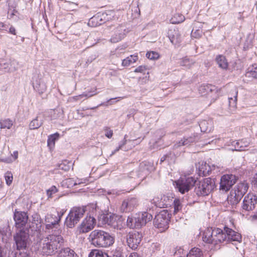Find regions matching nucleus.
Instances as JSON below:
<instances>
[{
  "label": "nucleus",
  "mask_w": 257,
  "mask_h": 257,
  "mask_svg": "<svg viewBox=\"0 0 257 257\" xmlns=\"http://www.w3.org/2000/svg\"><path fill=\"white\" fill-rule=\"evenodd\" d=\"M88 257H109L108 254L101 250H92L89 254Z\"/></svg>",
  "instance_id": "39"
},
{
  "label": "nucleus",
  "mask_w": 257,
  "mask_h": 257,
  "mask_svg": "<svg viewBox=\"0 0 257 257\" xmlns=\"http://www.w3.org/2000/svg\"><path fill=\"white\" fill-rule=\"evenodd\" d=\"M46 228L48 230L52 229L54 233H56L58 230H61L59 228V223L60 221V217H57L56 214H48L45 216Z\"/></svg>",
  "instance_id": "10"
},
{
  "label": "nucleus",
  "mask_w": 257,
  "mask_h": 257,
  "mask_svg": "<svg viewBox=\"0 0 257 257\" xmlns=\"http://www.w3.org/2000/svg\"><path fill=\"white\" fill-rule=\"evenodd\" d=\"M118 217L113 214H103L99 217V220L102 222V224H108L115 228L118 227L117 220Z\"/></svg>",
  "instance_id": "16"
},
{
  "label": "nucleus",
  "mask_w": 257,
  "mask_h": 257,
  "mask_svg": "<svg viewBox=\"0 0 257 257\" xmlns=\"http://www.w3.org/2000/svg\"><path fill=\"white\" fill-rule=\"evenodd\" d=\"M173 203H174V213H177V212H178L179 211H180L181 210L182 206L180 200L179 199H175L173 201Z\"/></svg>",
  "instance_id": "44"
},
{
  "label": "nucleus",
  "mask_w": 257,
  "mask_h": 257,
  "mask_svg": "<svg viewBox=\"0 0 257 257\" xmlns=\"http://www.w3.org/2000/svg\"><path fill=\"white\" fill-rule=\"evenodd\" d=\"M202 252L199 248L194 247L190 250L187 257H202Z\"/></svg>",
  "instance_id": "38"
},
{
  "label": "nucleus",
  "mask_w": 257,
  "mask_h": 257,
  "mask_svg": "<svg viewBox=\"0 0 257 257\" xmlns=\"http://www.w3.org/2000/svg\"><path fill=\"white\" fill-rule=\"evenodd\" d=\"M9 32L13 35H16V30L14 27L11 26L9 29Z\"/></svg>",
  "instance_id": "59"
},
{
  "label": "nucleus",
  "mask_w": 257,
  "mask_h": 257,
  "mask_svg": "<svg viewBox=\"0 0 257 257\" xmlns=\"http://www.w3.org/2000/svg\"><path fill=\"white\" fill-rule=\"evenodd\" d=\"M95 224V219L94 217L86 216L78 227V231L80 233L88 232L94 228Z\"/></svg>",
  "instance_id": "12"
},
{
  "label": "nucleus",
  "mask_w": 257,
  "mask_h": 257,
  "mask_svg": "<svg viewBox=\"0 0 257 257\" xmlns=\"http://www.w3.org/2000/svg\"><path fill=\"white\" fill-rule=\"evenodd\" d=\"M29 234L26 230H20L14 236V239L18 249H25L28 243Z\"/></svg>",
  "instance_id": "11"
},
{
  "label": "nucleus",
  "mask_w": 257,
  "mask_h": 257,
  "mask_svg": "<svg viewBox=\"0 0 257 257\" xmlns=\"http://www.w3.org/2000/svg\"><path fill=\"white\" fill-rule=\"evenodd\" d=\"M138 59V57L137 55H132L130 56L126 57L125 59H124L122 61L121 65L124 67H127L135 63Z\"/></svg>",
  "instance_id": "35"
},
{
  "label": "nucleus",
  "mask_w": 257,
  "mask_h": 257,
  "mask_svg": "<svg viewBox=\"0 0 257 257\" xmlns=\"http://www.w3.org/2000/svg\"><path fill=\"white\" fill-rule=\"evenodd\" d=\"M214 229L212 228H206L203 234V240L208 243L214 242Z\"/></svg>",
  "instance_id": "23"
},
{
  "label": "nucleus",
  "mask_w": 257,
  "mask_h": 257,
  "mask_svg": "<svg viewBox=\"0 0 257 257\" xmlns=\"http://www.w3.org/2000/svg\"><path fill=\"white\" fill-rule=\"evenodd\" d=\"M28 216L25 212L15 211L14 213V220L16 226L21 228L25 226L28 221Z\"/></svg>",
  "instance_id": "18"
},
{
  "label": "nucleus",
  "mask_w": 257,
  "mask_h": 257,
  "mask_svg": "<svg viewBox=\"0 0 257 257\" xmlns=\"http://www.w3.org/2000/svg\"><path fill=\"white\" fill-rule=\"evenodd\" d=\"M185 17L182 14L177 13L174 15L170 20L172 24H179L184 21Z\"/></svg>",
  "instance_id": "37"
},
{
  "label": "nucleus",
  "mask_w": 257,
  "mask_h": 257,
  "mask_svg": "<svg viewBox=\"0 0 257 257\" xmlns=\"http://www.w3.org/2000/svg\"><path fill=\"white\" fill-rule=\"evenodd\" d=\"M64 213V211L63 210L61 211L60 212H57L56 215L57 217H60V219Z\"/></svg>",
  "instance_id": "61"
},
{
  "label": "nucleus",
  "mask_w": 257,
  "mask_h": 257,
  "mask_svg": "<svg viewBox=\"0 0 257 257\" xmlns=\"http://www.w3.org/2000/svg\"><path fill=\"white\" fill-rule=\"evenodd\" d=\"M128 257H141V256L139 255V254L138 253H137L136 252H133L131 253L128 255Z\"/></svg>",
  "instance_id": "58"
},
{
  "label": "nucleus",
  "mask_w": 257,
  "mask_h": 257,
  "mask_svg": "<svg viewBox=\"0 0 257 257\" xmlns=\"http://www.w3.org/2000/svg\"><path fill=\"white\" fill-rule=\"evenodd\" d=\"M248 188V184L246 182L237 184L227 197L228 203L232 205L237 204L246 192Z\"/></svg>",
  "instance_id": "4"
},
{
  "label": "nucleus",
  "mask_w": 257,
  "mask_h": 257,
  "mask_svg": "<svg viewBox=\"0 0 257 257\" xmlns=\"http://www.w3.org/2000/svg\"><path fill=\"white\" fill-rule=\"evenodd\" d=\"M57 257H78L75 251L67 247L62 249L58 254Z\"/></svg>",
  "instance_id": "27"
},
{
  "label": "nucleus",
  "mask_w": 257,
  "mask_h": 257,
  "mask_svg": "<svg viewBox=\"0 0 257 257\" xmlns=\"http://www.w3.org/2000/svg\"><path fill=\"white\" fill-rule=\"evenodd\" d=\"M51 114V117L52 119H55L59 117H60L61 115V111L59 110L55 109V110H52L50 112Z\"/></svg>",
  "instance_id": "48"
},
{
  "label": "nucleus",
  "mask_w": 257,
  "mask_h": 257,
  "mask_svg": "<svg viewBox=\"0 0 257 257\" xmlns=\"http://www.w3.org/2000/svg\"><path fill=\"white\" fill-rule=\"evenodd\" d=\"M236 179L234 175H224L222 176L220 182V189L223 191H227L236 182Z\"/></svg>",
  "instance_id": "13"
},
{
  "label": "nucleus",
  "mask_w": 257,
  "mask_h": 257,
  "mask_svg": "<svg viewBox=\"0 0 257 257\" xmlns=\"http://www.w3.org/2000/svg\"><path fill=\"white\" fill-rule=\"evenodd\" d=\"M9 66V62H5V61L3 60H0V69H4L6 71L8 72Z\"/></svg>",
  "instance_id": "50"
},
{
  "label": "nucleus",
  "mask_w": 257,
  "mask_h": 257,
  "mask_svg": "<svg viewBox=\"0 0 257 257\" xmlns=\"http://www.w3.org/2000/svg\"><path fill=\"white\" fill-rule=\"evenodd\" d=\"M104 130L105 132V136L109 139L111 138L113 135L112 131L108 127H106Z\"/></svg>",
  "instance_id": "52"
},
{
  "label": "nucleus",
  "mask_w": 257,
  "mask_h": 257,
  "mask_svg": "<svg viewBox=\"0 0 257 257\" xmlns=\"http://www.w3.org/2000/svg\"><path fill=\"white\" fill-rule=\"evenodd\" d=\"M195 182V180L192 177H181L174 182V185L181 193L184 194L191 189Z\"/></svg>",
  "instance_id": "8"
},
{
  "label": "nucleus",
  "mask_w": 257,
  "mask_h": 257,
  "mask_svg": "<svg viewBox=\"0 0 257 257\" xmlns=\"http://www.w3.org/2000/svg\"><path fill=\"white\" fill-rule=\"evenodd\" d=\"M199 126L202 132H210L212 128V122L211 120H203L200 121Z\"/></svg>",
  "instance_id": "31"
},
{
  "label": "nucleus",
  "mask_w": 257,
  "mask_h": 257,
  "mask_svg": "<svg viewBox=\"0 0 257 257\" xmlns=\"http://www.w3.org/2000/svg\"><path fill=\"white\" fill-rule=\"evenodd\" d=\"M198 168L200 174L203 176H207L210 174L212 170L215 169V166L214 165L210 166L206 162H201L199 163Z\"/></svg>",
  "instance_id": "21"
},
{
  "label": "nucleus",
  "mask_w": 257,
  "mask_h": 257,
  "mask_svg": "<svg viewBox=\"0 0 257 257\" xmlns=\"http://www.w3.org/2000/svg\"><path fill=\"white\" fill-rule=\"evenodd\" d=\"M187 143L186 142H183V139L180 140V141L177 142L174 146V147L176 149L183 146H186Z\"/></svg>",
  "instance_id": "55"
},
{
  "label": "nucleus",
  "mask_w": 257,
  "mask_h": 257,
  "mask_svg": "<svg viewBox=\"0 0 257 257\" xmlns=\"http://www.w3.org/2000/svg\"><path fill=\"white\" fill-rule=\"evenodd\" d=\"M43 120L40 115H38L29 124L30 130H35L39 128L43 124Z\"/></svg>",
  "instance_id": "28"
},
{
  "label": "nucleus",
  "mask_w": 257,
  "mask_h": 257,
  "mask_svg": "<svg viewBox=\"0 0 257 257\" xmlns=\"http://www.w3.org/2000/svg\"><path fill=\"white\" fill-rule=\"evenodd\" d=\"M141 226L145 225L148 222L150 221L152 218V215L146 212H142L137 214Z\"/></svg>",
  "instance_id": "25"
},
{
  "label": "nucleus",
  "mask_w": 257,
  "mask_h": 257,
  "mask_svg": "<svg viewBox=\"0 0 257 257\" xmlns=\"http://www.w3.org/2000/svg\"><path fill=\"white\" fill-rule=\"evenodd\" d=\"M215 187V183L213 179L210 178H205L199 182L198 187L196 188V193L198 195H208L213 191Z\"/></svg>",
  "instance_id": "6"
},
{
  "label": "nucleus",
  "mask_w": 257,
  "mask_h": 257,
  "mask_svg": "<svg viewBox=\"0 0 257 257\" xmlns=\"http://www.w3.org/2000/svg\"><path fill=\"white\" fill-rule=\"evenodd\" d=\"M137 214L135 216L128 217L127 219V225L131 228H140L141 227Z\"/></svg>",
  "instance_id": "26"
},
{
  "label": "nucleus",
  "mask_w": 257,
  "mask_h": 257,
  "mask_svg": "<svg viewBox=\"0 0 257 257\" xmlns=\"http://www.w3.org/2000/svg\"><path fill=\"white\" fill-rule=\"evenodd\" d=\"M216 61L220 68L223 69H226L228 68V64L224 56H217L216 58Z\"/></svg>",
  "instance_id": "34"
},
{
  "label": "nucleus",
  "mask_w": 257,
  "mask_h": 257,
  "mask_svg": "<svg viewBox=\"0 0 257 257\" xmlns=\"http://www.w3.org/2000/svg\"><path fill=\"white\" fill-rule=\"evenodd\" d=\"M85 210L84 208L74 207L72 208L69 214L68 215L66 220L65 225L69 228H73L82 217Z\"/></svg>",
  "instance_id": "5"
},
{
  "label": "nucleus",
  "mask_w": 257,
  "mask_h": 257,
  "mask_svg": "<svg viewBox=\"0 0 257 257\" xmlns=\"http://www.w3.org/2000/svg\"><path fill=\"white\" fill-rule=\"evenodd\" d=\"M142 238V234L136 231L130 232L127 238V243L130 247L133 249L137 248Z\"/></svg>",
  "instance_id": "15"
},
{
  "label": "nucleus",
  "mask_w": 257,
  "mask_h": 257,
  "mask_svg": "<svg viewBox=\"0 0 257 257\" xmlns=\"http://www.w3.org/2000/svg\"><path fill=\"white\" fill-rule=\"evenodd\" d=\"M5 178L6 184L9 186L10 185L13 180V174L11 172L8 171L5 174Z\"/></svg>",
  "instance_id": "45"
},
{
  "label": "nucleus",
  "mask_w": 257,
  "mask_h": 257,
  "mask_svg": "<svg viewBox=\"0 0 257 257\" xmlns=\"http://www.w3.org/2000/svg\"><path fill=\"white\" fill-rule=\"evenodd\" d=\"M125 29L122 26L116 28L114 34L111 37L110 41L112 43H117L121 40L125 35Z\"/></svg>",
  "instance_id": "22"
},
{
  "label": "nucleus",
  "mask_w": 257,
  "mask_h": 257,
  "mask_svg": "<svg viewBox=\"0 0 257 257\" xmlns=\"http://www.w3.org/2000/svg\"><path fill=\"white\" fill-rule=\"evenodd\" d=\"M33 86L34 89L40 94L43 93L47 89L46 83L38 76L33 77Z\"/></svg>",
  "instance_id": "19"
},
{
  "label": "nucleus",
  "mask_w": 257,
  "mask_h": 257,
  "mask_svg": "<svg viewBox=\"0 0 257 257\" xmlns=\"http://www.w3.org/2000/svg\"><path fill=\"white\" fill-rule=\"evenodd\" d=\"M42 221L40 216L38 213H34L31 216L30 221V228L32 231L37 233V235L40 233L42 228Z\"/></svg>",
  "instance_id": "17"
},
{
  "label": "nucleus",
  "mask_w": 257,
  "mask_h": 257,
  "mask_svg": "<svg viewBox=\"0 0 257 257\" xmlns=\"http://www.w3.org/2000/svg\"><path fill=\"white\" fill-rule=\"evenodd\" d=\"M183 140V142H186V143H187L186 146H187L189 145L191 143H193L195 141V138L192 137L187 138H184Z\"/></svg>",
  "instance_id": "53"
},
{
  "label": "nucleus",
  "mask_w": 257,
  "mask_h": 257,
  "mask_svg": "<svg viewBox=\"0 0 257 257\" xmlns=\"http://www.w3.org/2000/svg\"><path fill=\"white\" fill-rule=\"evenodd\" d=\"M69 166L67 165L65 162H63L58 165V169L59 170H64L65 171H68L69 170Z\"/></svg>",
  "instance_id": "51"
},
{
  "label": "nucleus",
  "mask_w": 257,
  "mask_h": 257,
  "mask_svg": "<svg viewBox=\"0 0 257 257\" xmlns=\"http://www.w3.org/2000/svg\"><path fill=\"white\" fill-rule=\"evenodd\" d=\"M125 143H126V140H124V141H123L122 143L121 144L119 145V146H118V148H117L116 149V150H115V151L112 153V154H111V155H113V154H114L116 152L118 151L120 149H121V148H122V146H124V145L125 144Z\"/></svg>",
  "instance_id": "57"
},
{
  "label": "nucleus",
  "mask_w": 257,
  "mask_h": 257,
  "mask_svg": "<svg viewBox=\"0 0 257 257\" xmlns=\"http://www.w3.org/2000/svg\"><path fill=\"white\" fill-rule=\"evenodd\" d=\"M63 242V238L61 235V231L58 230L56 233H53L41 241V250L44 255H49L55 253Z\"/></svg>",
  "instance_id": "1"
},
{
  "label": "nucleus",
  "mask_w": 257,
  "mask_h": 257,
  "mask_svg": "<svg viewBox=\"0 0 257 257\" xmlns=\"http://www.w3.org/2000/svg\"><path fill=\"white\" fill-rule=\"evenodd\" d=\"M91 243L96 247H107L114 243V238L108 232L99 229L92 231L89 236Z\"/></svg>",
  "instance_id": "2"
},
{
  "label": "nucleus",
  "mask_w": 257,
  "mask_h": 257,
  "mask_svg": "<svg viewBox=\"0 0 257 257\" xmlns=\"http://www.w3.org/2000/svg\"><path fill=\"white\" fill-rule=\"evenodd\" d=\"M12 157L14 158V160H16L18 157V151H15L13 154L12 155Z\"/></svg>",
  "instance_id": "60"
},
{
  "label": "nucleus",
  "mask_w": 257,
  "mask_h": 257,
  "mask_svg": "<svg viewBox=\"0 0 257 257\" xmlns=\"http://www.w3.org/2000/svg\"><path fill=\"white\" fill-rule=\"evenodd\" d=\"M58 189L55 186H52L47 190V194L49 197H51L53 194L57 192Z\"/></svg>",
  "instance_id": "49"
},
{
  "label": "nucleus",
  "mask_w": 257,
  "mask_h": 257,
  "mask_svg": "<svg viewBox=\"0 0 257 257\" xmlns=\"http://www.w3.org/2000/svg\"><path fill=\"white\" fill-rule=\"evenodd\" d=\"M232 94L233 95V98L232 97L228 98V106L231 111H234L236 107L238 90L236 87L232 89Z\"/></svg>",
  "instance_id": "24"
},
{
  "label": "nucleus",
  "mask_w": 257,
  "mask_h": 257,
  "mask_svg": "<svg viewBox=\"0 0 257 257\" xmlns=\"http://www.w3.org/2000/svg\"><path fill=\"white\" fill-rule=\"evenodd\" d=\"M59 138V134L56 133L48 137L47 140V146L50 150H52L55 146V142Z\"/></svg>",
  "instance_id": "33"
},
{
  "label": "nucleus",
  "mask_w": 257,
  "mask_h": 257,
  "mask_svg": "<svg viewBox=\"0 0 257 257\" xmlns=\"http://www.w3.org/2000/svg\"><path fill=\"white\" fill-rule=\"evenodd\" d=\"M193 36L195 38H199L202 35V31L200 30H196L195 32H193Z\"/></svg>",
  "instance_id": "56"
},
{
  "label": "nucleus",
  "mask_w": 257,
  "mask_h": 257,
  "mask_svg": "<svg viewBox=\"0 0 257 257\" xmlns=\"http://www.w3.org/2000/svg\"><path fill=\"white\" fill-rule=\"evenodd\" d=\"M256 204L257 196L253 193H248L243 199L242 208L246 211H251L255 208Z\"/></svg>",
  "instance_id": "14"
},
{
  "label": "nucleus",
  "mask_w": 257,
  "mask_h": 257,
  "mask_svg": "<svg viewBox=\"0 0 257 257\" xmlns=\"http://www.w3.org/2000/svg\"><path fill=\"white\" fill-rule=\"evenodd\" d=\"M9 63L8 72H13L18 69V63L16 61L11 60Z\"/></svg>",
  "instance_id": "42"
},
{
  "label": "nucleus",
  "mask_w": 257,
  "mask_h": 257,
  "mask_svg": "<svg viewBox=\"0 0 257 257\" xmlns=\"http://www.w3.org/2000/svg\"><path fill=\"white\" fill-rule=\"evenodd\" d=\"M114 17L113 11H107L103 13H98L90 19L88 25L92 27L101 25L106 21H108Z\"/></svg>",
  "instance_id": "9"
},
{
  "label": "nucleus",
  "mask_w": 257,
  "mask_h": 257,
  "mask_svg": "<svg viewBox=\"0 0 257 257\" xmlns=\"http://www.w3.org/2000/svg\"><path fill=\"white\" fill-rule=\"evenodd\" d=\"M137 205L138 200L136 198H132L123 201L120 210L122 212H130L132 211Z\"/></svg>",
  "instance_id": "20"
},
{
  "label": "nucleus",
  "mask_w": 257,
  "mask_h": 257,
  "mask_svg": "<svg viewBox=\"0 0 257 257\" xmlns=\"http://www.w3.org/2000/svg\"><path fill=\"white\" fill-rule=\"evenodd\" d=\"M213 87L209 84L201 85L198 88L199 93L202 96L209 95L213 91Z\"/></svg>",
  "instance_id": "29"
},
{
  "label": "nucleus",
  "mask_w": 257,
  "mask_h": 257,
  "mask_svg": "<svg viewBox=\"0 0 257 257\" xmlns=\"http://www.w3.org/2000/svg\"><path fill=\"white\" fill-rule=\"evenodd\" d=\"M114 257H123L121 252H117L116 254L114 255Z\"/></svg>",
  "instance_id": "64"
},
{
  "label": "nucleus",
  "mask_w": 257,
  "mask_h": 257,
  "mask_svg": "<svg viewBox=\"0 0 257 257\" xmlns=\"http://www.w3.org/2000/svg\"><path fill=\"white\" fill-rule=\"evenodd\" d=\"M243 142L242 140L236 142V144L237 145V147L235 146V150L236 151H239L245 150V148L247 147L248 146L249 143L246 142V143H245L244 145H243Z\"/></svg>",
  "instance_id": "46"
},
{
  "label": "nucleus",
  "mask_w": 257,
  "mask_h": 257,
  "mask_svg": "<svg viewBox=\"0 0 257 257\" xmlns=\"http://www.w3.org/2000/svg\"><path fill=\"white\" fill-rule=\"evenodd\" d=\"M250 219L251 221L255 220L257 219V215H253L250 216Z\"/></svg>",
  "instance_id": "63"
},
{
  "label": "nucleus",
  "mask_w": 257,
  "mask_h": 257,
  "mask_svg": "<svg viewBox=\"0 0 257 257\" xmlns=\"http://www.w3.org/2000/svg\"><path fill=\"white\" fill-rule=\"evenodd\" d=\"M66 183H68L69 185L75 186L77 184L83 183L81 179H77L75 181L71 178L66 180Z\"/></svg>",
  "instance_id": "47"
},
{
  "label": "nucleus",
  "mask_w": 257,
  "mask_h": 257,
  "mask_svg": "<svg viewBox=\"0 0 257 257\" xmlns=\"http://www.w3.org/2000/svg\"><path fill=\"white\" fill-rule=\"evenodd\" d=\"M253 183L257 187V173L255 174L254 176Z\"/></svg>",
  "instance_id": "62"
},
{
  "label": "nucleus",
  "mask_w": 257,
  "mask_h": 257,
  "mask_svg": "<svg viewBox=\"0 0 257 257\" xmlns=\"http://www.w3.org/2000/svg\"><path fill=\"white\" fill-rule=\"evenodd\" d=\"M96 90H97L96 88L94 87V88L91 89V90L90 91H86L78 96H76V97L77 98L76 99H78L79 98H82L83 97H86L87 98H89L92 96H94L97 93V92H96Z\"/></svg>",
  "instance_id": "40"
},
{
  "label": "nucleus",
  "mask_w": 257,
  "mask_h": 257,
  "mask_svg": "<svg viewBox=\"0 0 257 257\" xmlns=\"http://www.w3.org/2000/svg\"><path fill=\"white\" fill-rule=\"evenodd\" d=\"M195 63V61L194 59L188 57H183L180 62V65L187 69L191 68Z\"/></svg>",
  "instance_id": "30"
},
{
  "label": "nucleus",
  "mask_w": 257,
  "mask_h": 257,
  "mask_svg": "<svg viewBox=\"0 0 257 257\" xmlns=\"http://www.w3.org/2000/svg\"><path fill=\"white\" fill-rule=\"evenodd\" d=\"M146 57L150 60H157L160 57V55L158 53L155 51L148 52L146 53Z\"/></svg>",
  "instance_id": "43"
},
{
  "label": "nucleus",
  "mask_w": 257,
  "mask_h": 257,
  "mask_svg": "<svg viewBox=\"0 0 257 257\" xmlns=\"http://www.w3.org/2000/svg\"><path fill=\"white\" fill-rule=\"evenodd\" d=\"M161 201L162 204L160 205H162L163 207L165 206L167 207L168 206L170 205L171 203L172 202L173 198L166 195H163L161 197Z\"/></svg>",
  "instance_id": "41"
},
{
  "label": "nucleus",
  "mask_w": 257,
  "mask_h": 257,
  "mask_svg": "<svg viewBox=\"0 0 257 257\" xmlns=\"http://www.w3.org/2000/svg\"><path fill=\"white\" fill-rule=\"evenodd\" d=\"M13 125V121L10 118L0 119L1 129H10Z\"/></svg>",
  "instance_id": "36"
},
{
  "label": "nucleus",
  "mask_w": 257,
  "mask_h": 257,
  "mask_svg": "<svg viewBox=\"0 0 257 257\" xmlns=\"http://www.w3.org/2000/svg\"><path fill=\"white\" fill-rule=\"evenodd\" d=\"M170 218L168 211L163 210L156 215L154 220V225L161 232H163L169 227Z\"/></svg>",
  "instance_id": "7"
},
{
  "label": "nucleus",
  "mask_w": 257,
  "mask_h": 257,
  "mask_svg": "<svg viewBox=\"0 0 257 257\" xmlns=\"http://www.w3.org/2000/svg\"><path fill=\"white\" fill-rule=\"evenodd\" d=\"M147 68L145 66H140L137 67L134 71L135 72L137 73H143L146 70Z\"/></svg>",
  "instance_id": "54"
},
{
  "label": "nucleus",
  "mask_w": 257,
  "mask_h": 257,
  "mask_svg": "<svg viewBox=\"0 0 257 257\" xmlns=\"http://www.w3.org/2000/svg\"><path fill=\"white\" fill-rule=\"evenodd\" d=\"M245 76L248 78L257 79V64H254L249 66L247 68Z\"/></svg>",
  "instance_id": "32"
},
{
  "label": "nucleus",
  "mask_w": 257,
  "mask_h": 257,
  "mask_svg": "<svg viewBox=\"0 0 257 257\" xmlns=\"http://www.w3.org/2000/svg\"><path fill=\"white\" fill-rule=\"evenodd\" d=\"M224 232L220 228H214V244L222 242L226 239L227 240L236 241L238 242L241 240V235L232 229L224 227Z\"/></svg>",
  "instance_id": "3"
}]
</instances>
